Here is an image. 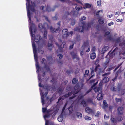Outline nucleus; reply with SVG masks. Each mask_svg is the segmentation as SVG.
I'll list each match as a JSON object with an SVG mask.
<instances>
[{
	"label": "nucleus",
	"instance_id": "26",
	"mask_svg": "<svg viewBox=\"0 0 125 125\" xmlns=\"http://www.w3.org/2000/svg\"><path fill=\"white\" fill-rule=\"evenodd\" d=\"M110 120L111 122L114 124L116 123H117V120L116 118H114L112 116L111 117Z\"/></svg>",
	"mask_w": 125,
	"mask_h": 125
},
{
	"label": "nucleus",
	"instance_id": "41",
	"mask_svg": "<svg viewBox=\"0 0 125 125\" xmlns=\"http://www.w3.org/2000/svg\"><path fill=\"white\" fill-rule=\"evenodd\" d=\"M57 57H59L60 59H62L63 57V55L60 54H58L57 55Z\"/></svg>",
	"mask_w": 125,
	"mask_h": 125
},
{
	"label": "nucleus",
	"instance_id": "42",
	"mask_svg": "<svg viewBox=\"0 0 125 125\" xmlns=\"http://www.w3.org/2000/svg\"><path fill=\"white\" fill-rule=\"evenodd\" d=\"M101 4V2L100 0L98 1L97 2V5L98 6H100Z\"/></svg>",
	"mask_w": 125,
	"mask_h": 125
},
{
	"label": "nucleus",
	"instance_id": "54",
	"mask_svg": "<svg viewBox=\"0 0 125 125\" xmlns=\"http://www.w3.org/2000/svg\"><path fill=\"white\" fill-rule=\"evenodd\" d=\"M100 112L99 111H98L97 113L96 114L95 116L96 117H98L99 115H100Z\"/></svg>",
	"mask_w": 125,
	"mask_h": 125
},
{
	"label": "nucleus",
	"instance_id": "1",
	"mask_svg": "<svg viewBox=\"0 0 125 125\" xmlns=\"http://www.w3.org/2000/svg\"><path fill=\"white\" fill-rule=\"evenodd\" d=\"M26 1L27 2L26 4L28 17V21L29 22V28L32 40V43L35 44L34 42L32 41V40H33V38L35 36L36 28L33 23L31 21L30 10H31V11L32 12L34 11L35 4L33 2H31V5H30L29 0H26Z\"/></svg>",
	"mask_w": 125,
	"mask_h": 125
},
{
	"label": "nucleus",
	"instance_id": "52",
	"mask_svg": "<svg viewBox=\"0 0 125 125\" xmlns=\"http://www.w3.org/2000/svg\"><path fill=\"white\" fill-rule=\"evenodd\" d=\"M114 24V23L113 22H111L110 23H108V25L109 26H111L112 25H113Z\"/></svg>",
	"mask_w": 125,
	"mask_h": 125
},
{
	"label": "nucleus",
	"instance_id": "9",
	"mask_svg": "<svg viewBox=\"0 0 125 125\" xmlns=\"http://www.w3.org/2000/svg\"><path fill=\"white\" fill-rule=\"evenodd\" d=\"M84 96V95L82 94H80L78 96V98L74 101L73 104H75L76 105L78 104V103L80 102V100Z\"/></svg>",
	"mask_w": 125,
	"mask_h": 125
},
{
	"label": "nucleus",
	"instance_id": "34",
	"mask_svg": "<svg viewBox=\"0 0 125 125\" xmlns=\"http://www.w3.org/2000/svg\"><path fill=\"white\" fill-rule=\"evenodd\" d=\"M89 71L88 70H86L85 72V74L84 75V77H87L89 76Z\"/></svg>",
	"mask_w": 125,
	"mask_h": 125
},
{
	"label": "nucleus",
	"instance_id": "31",
	"mask_svg": "<svg viewBox=\"0 0 125 125\" xmlns=\"http://www.w3.org/2000/svg\"><path fill=\"white\" fill-rule=\"evenodd\" d=\"M91 5L88 3H85L84 5L83 8L86 9V8H89L90 7Z\"/></svg>",
	"mask_w": 125,
	"mask_h": 125
},
{
	"label": "nucleus",
	"instance_id": "40",
	"mask_svg": "<svg viewBox=\"0 0 125 125\" xmlns=\"http://www.w3.org/2000/svg\"><path fill=\"white\" fill-rule=\"evenodd\" d=\"M114 56V52L113 51L109 55L110 57V58H112L113 56Z\"/></svg>",
	"mask_w": 125,
	"mask_h": 125
},
{
	"label": "nucleus",
	"instance_id": "11",
	"mask_svg": "<svg viewBox=\"0 0 125 125\" xmlns=\"http://www.w3.org/2000/svg\"><path fill=\"white\" fill-rule=\"evenodd\" d=\"M109 79L107 77H105L103 78V80L100 82L99 83L100 86H101L104 83L108 82L109 81Z\"/></svg>",
	"mask_w": 125,
	"mask_h": 125
},
{
	"label": "nucleus",
	"instance_id": "27",
	"mask_svg": "<svg viewBox=\"0 0 125 125\" xmlns=\"http://www.w3.org/2000/svg\"><path fill=\"white\" fill-rule=\"evenodd\" d=\"M110 32L109 31H107L106 32L105 34V36L107 37L108 39L110 40L111 39V37L109 35Z\"/></svg>",
	"mask_w": 125,
	"mask_h": 125
},
{
	"label": "nucleus",
	"instance_id": "48",
	"mask_svg": "<svg viewBox=\"0 0 125 125\" xmlns=\"http://www.w3.org/2000/svg\"><path fill=\"white\" fill-rule=\"evenodd\" d=\"M125 93V89H124L121 90V94H124Z\"/></svg>",
	"mask_w": 125,
	"mask_h": 125
},
{
	"label": "nucleus",
	"instance_id": "10",
	"mask_svg": "<svg viewBox=\"0 0 125 125\" xmlns=\"http://www.w3.org/2000/svg\"><path fill=\"white\" fill-rule=\"evenodd\" d=\"M110 89L113 91H115L118 93L120 92V87L118 86H117L112 87Z\"/></svg>",
	"mask_w": 125,
	"mask_h": 125
},
{
	"label": "nucleus",
	"instance_id": "25",
	"mask_svg": "<svg viewBox=\"0 0 125 125\" xmlns=\"http://www.w3.org/2000/svg\"><path fill=\"white\" fill-rule=\"evenodd\" d=\"M68 14L69 15L70 14L73 15H76L78 14V12L73 10L71 11L70 13H68Z\"/></svg>",
	"mask_w": 125,
	"mask_h": 125
},
{
	"label": "nucleus",
	"instance_id": "46",
	"mask_svg": "<svg viewBox=\"0 0 125 125\" xmlns=\"http://www.w3.org/2000/svg\"><path fill=\"white\" fill-rule=\"evenodd\" d=\"M47 109L46 108H42V111L44 113H45Z\"/></svg>",
	"mask_w": 125,
	"mask_h": 125
},
{
	"label": "nucleus",
	"instance_id": "12",
	"mask_svg": "<svg viewBox=\"0 0 125 125\" xmlns=\"http://www.w3.org/2000/svg\"><path fill=\"white\" fill-rule=\"evenodd\" d=\"M48 47L49 50H51L53 47V44L52 42V39L50 38L49 41Z\"/></svg>",
	"mask_w": 125,
	"mask_h": 125
},
{
	"label": "nucleus",
	"instance_id": "28",
	"mask_svg": "<svg viewBox=\"0 0 125 125\" xmlns=\"http://www.w3.org/2000/svg\"><path fill=\"white\" fill-rule=\"evenodd\" d=\"M108 104L106 101L105 100L103 101V107L104 109H105L107 107Z\"/></svg>",
	"mask_w": 125,
	"mask_h": 125
},
{
	"label": "nucleus",
	"instance_id": "17",
	"mask_svg": "<svg viewBox=\"0 0 125 125\" xmlns=\"http://www.w3.org/2000/svg\"><path fill=\"white\" fill-rule=\"evenodd\" d=\"M103 94L102 93V91L100 92L97 96V99L99 100L102 99L103 98Z\"/></svg>",
	"mask_w": 125,
	"mask_h": 125
},
{
	"label": "nucleus",
	"instance_id": "32",
	"mask_svg": "<svg viewBox=\"0 0 125 125\" xmlns=\"http://www.w3.org/2000/svg\"><path fill=\"white\" fill-rule=\"evenodd\" d=\"M77 117L81 119L82 118V115L80 113L77 112L76 114Z\"/></svg>",
	"mask_w": 125,
	"mask_h": 125
},
{
	"label": "nucleus",
	"instance_id": "38",
	"mask_svg": "<svg viewBox=\"0 0 125 125\" xmlns=\"http://www.w3.org/2000/svg\"><path fill=\"white\" fill-rule=\"evenodd\" d=\"M75 8L77 10L79 11L82 9V7L76 6L75 7Z\"/></svg>",
	"mask_w": 125,
	"mask_h": 125
},
{
	"label": "nucleus",
	"instance_id": "62",
	"mask_svg": "<svg viewBox=\"0 0 125 125\" xmlns=\"http://www.w3.org/2000/svg\"><path fill=\"white\" fill-rule=\"evenodd\" d=\"M110 74V73H106L102 75V76L104 77L105 76V75H108Z\"/></svg>",
	"mask_w": 125,
	"mask_h": 125
},
{
	"label": "nucleus",
	"instance_id": "36",
	"mask_svg": "<svg viewBox=\"0 0 125 125\" xmlns=\"http://www.w3.org/2000/svg\"><path fill=\"white\" fill-rule=\"evenodd\" d=\"M81 104L83 105L84 107H85L86 106V104L84 100L82 101L81 103Z\"/></svg>",
	"mask_w": 125,
	"mask_h": 125
},
{
	"label": "nucleus",
	"instance_id": "20",
	"mask_svg": "<svg viewBox=\"0 0 125 125\" xmlns=\"http://www.w3.org/2000/svg\"><path fill=\"white\" fill-rule=\"evenodd\" d=\"M109 47L108 46H106L104 47L102 49L101 53L102 54H104L106 51L108 49Z\"/></svg>",
	"mask_w": 125,
	"mask_h": 125
},
{
	"label": "nucleus",
	"instance_id": "4",
	"mask_svg": "<svg viewBox=\"0 0 125 125\" xmlns=\"http://www.w3.org/2000/svg\"><path fill=\"white\" fill-rule=\"evenodd\" d=\"M38 79L40 81L39 84V86L43 87L42 88H43V90H45V93H44V92H43L42 91H41V88H40L39 89L41 96V102L42 104V105H43L44 104V97H45L47 94V91H48V89L47 88H46V89H44V85L42 84V85H41V82H42V80L41 79L40 77V75L39 74H38Z\"/></svg>",
	"mask_w": 125,
	"mask_h": 125
},
{
	"label": "nucleus",
	"instance_id": "23",
	"mask_svg": "<svg viewBox=\"0 0 125 125\" xmlns=\"http://www.w3.org/2000/svg\"><path fill=\"white\" fill-rule=\"evenodd\" d=\"M123 108L121 106L119 107L118 108V114L119 115H121L123 113Z\"/></svg>",
	"mask_w": 125,
	"mask_h": 125
},
{
	"label": "nucleus",
	"instance_id": "44",
	"mask_svg": "<svg viewBox=\"0 0 125 125\" xmlns=\"http://www.w3.org/2000/svg\"><path fill=\"white\" fill-rule=\"evenodd\" d=\"M100 12H101L102 13H103V10H98L96 13V15H99V14Z\"/></svg>",
	"mask_w": 125,
	"mask_h": 125
},
{
	"label": "nucleus",
	"instance_id": "16",
	"mask_svg": "<svg viewBox=\"0 0 125 125\" xmlns=\"http://www.w3.org/2000/svg\"><path fill=\"white\" fill-rule=\"evenodd\" d=\"M88 44L87 42L84 43L81 47V49L83 50L86 49L88 47Z\"/></svg>",
	"mask_w": 125,
	"mask_h": 125
},
{
	"label": "nucleus",
	"instance_id": "33",
	"mask_svg": "<svg viewBox=\"0 0 125 125\" xmlns=\"http://www.w3.org/2000/svg\"><path fill=\"white\" fill-rule=\"evenodd\" d=\"M96 57V55L95 53H93L91 54L90 57L91 59H94Z\"/></svg>",
	"mask_w": 125,
	"mask_h": 125
},
{
	"label": "nucleus",
	"instance_id": "43",
	"mask_svg": "<svg viewBox=\"0 0 125 125\" xmlns=\"http://www.w3.org/2000/svg\"><path fill=\"white\" fill-rule=\"evenodd\" d=\"M85 119L86 120H90L91 119V117L88 116H86L85 117Z\"/></svg>",
	"mask_w": 125,
	"mask_h": 125
},
{
	"label": "nucleus",
	"instance_id": "29",
	"mask_svg": "<svg viewBox=\"0 0 125 125\" xmlns=\"http://www.w3.org/2000/svg\"><path fill=\"white\" fill-rule=\"evenodd\" d=\"M121 72V70H119L116 73L115 76V78L112 79L113 81H115V80L117 78L118 76L119 75L120 73Z\"/></svg>",
	"mask_w": 125,
	"mask_h": 125
},
{
	"label": "nucleus",
	"instance_id": "64",
	"mask_svg": "<svg viewBox=\"0 0 125 125\" xmlns=\"http://www.w3.org/2000/svg\"><path fill=\"white\" fill-rule=\"evenodd\" d=\"M83 51H82L80 53V55L81 56H82V55L83 54Z\"/></svg>",
	"mask_w": 125,
	"mask_h": 125
},
{
	"label": "nucleus",
	"instance_id": "55",
	"mask_svg": "<svg viewBox=\"0 0 125 125\" xmlns=\"http://www.w3.org/2000/svg\"><path fill=\"white\" fill-rule=\"evenodd\" d=\"M122 21V19H118L116 20L118 22H121Z\"/></svg>",
	"mask_w": 125,
	"mask_h": 125
},
{
	"label": "nucleus",
	"instance_id": "35",
	"mask_svg": "<svg viewBox=\"0 0 125 125\" xmlns=\"http://www.w3.org/2000/svg\"><path fill=\"white\" fill-rule=\"evenodd\" d=\"M78 81V80L76 78H74L72 81V83L73 84H75Z\"/></svg>",
	"mask_w": 125,
	"mask_h": 125
},
{
	"label": "nucleus",
	"instance_id": "19",
	"mask_svg": "<svg viewBox=\"0 0 125 125\" xmlns=\"http://www.w3.org/2000/svg\"><path fill=\"white\" fill-rule=\"evenodd\" d=\"M99 86L100 85H99ZM101 86H100L99 87H96L94 88V91L95 92H101Z\"/></svg>",
	"mask_w": 125,
	"mask_h": 125
},
{
	"label": "nucleus",
	"instance_id": "5",
	"mask_svg": "<svg viewBox=\"0 0 125 125\" xmlns=\"http://www.w3.org/2000/svg\"><path fill=\"white\" fill-rule=\"evenodd\" d=\"M81 22L82 25L78 27H77L75 28L74 29V31H78L80 32H82L83 31L84 29H86V30H88V29L91 27V26H93V24L92 22L89 23L88 24L87 27L84 28L85 26V23L83 21Z\"/></svg>",
	"mask_w": 125,
	"mask_h": 125
},
{
	"label": "nucleus",
	"instance_id": "22",
	"mask_svg": "<svg viewBox=\"0 0 125 125\" xmlns=\"http://www.w3.org/2000/svg\"><path fill=\"white\" fill-rule=\"evenodd\" d=\"M85 111L86 112L91 113L93 112L92 110L89 107H86L85 109Z\"/></svg>",
	"mask_w": 125,
	"mask_h": 125
},
{
	"label": "nucleus",
	"instance_id": "30",
	"mask_svg": "<svg viewBox=\"0 0 125 125\" xmlns=\"http://www.w3.org/2000/svg\"><path fill=\"white\" fill-rule=\"evenodd\" d=\"M65 44V42L64 41H63V42H62V44L60 46L58 44L56 43V45H57L59 48H64V45Z\"/></svg>",
	"mask_w": 125,
	"mask_h": 125
},
{
	"label": "nucleus",
	"instance_id": "39",
	"mask_svg": "<svg viewBox=\"0 0 125 125\" xmlns=\"http://www.w3.org/2000/svg\"><path fill=\"white\" fill-rule=\"evenodd\" d=\"M68 110L69 111V113H71L72 112L73 110V107L71 106H70Z\"/></svg>",
	"mask_w": 125,
	"mask_h": 125
},
{
	"label": "nucleus",
	"instance_id": "58",
	"mask_svg": "<svg viewBox=\"0 0 125 125\" xmlns=\"http://www.w3.org/2000/svg\"><path fill=\"white\" fill-rule=\"evenodd\" d=\"M96 50V48L95 47H93L92 48V51H94Z\"/></svg>",
	"mask_w": 125,
	"mask_h": 125
},
{
	"label": "nucleus",
	"instance_id": "45",
	"mask_svg": "<svg viewBox=\"0 0 125 125\" xmlns=\"http://www.w3.org/2000/svg\"><path fill=\"white\" fill-rule=\"evenodd\" d=\"M86 19V17H85L84 16H83L82 17H81V19H80V21H82L84 20H85Z\"/></svg>",
	"mask_w": 125,
	"mask_h": 125
},
{
	"label": "nucleus",
	"instance_id": "2",
	"mask_svg": "<svg viewBox=\"0 0 125 125\" xmlns=\"http://www.w3.org/2000/svg\"><path fill=\"white\" fill-rule=\"evenodd\" d=\"M83 85V83H81L79 85L78 84H76L74 87V89L73 90H72L70 86L67 87L66 88V91H71V92H69L68 94H66L62 97H60L59 99L58 100H63L65 98H67L71 95L72 94H73V96L70 97L69 99L71 100L72 101H74V100L75 99V94L78 92L79 90V88H80V89L82 88Z\"/></svg>",
	"mask_w": 125,
	"mask_h": 125
},
{
	"label": "nucleus",
	"instance_id": "63",
	"mask_svg": "<svg viewBox=\"0 0 125 125\" xmlns=\"http://www.w3.org/2000/svg\"><path fill=\"white\" fill-rule=\"evenodd\" d=\"M109 61L108 60H107L104 63V64L105 65H106L108 63Z\"/></svg>",
	"mask_w": 125,
	"mask_h": 125
},
{
	"label": "nucleus",
	"instance_id": "53",
	"mask_svg": "<svg viewBox=\"0 0 125 125\" xmlns=\"http://www.w3.org/2000/svg\"><path fill=\"white\" fill-rule=\"evenodd\" d=\"M104 118L105 119L107 120L108 118H109V116L108 117V116H107L105 114L104 115Z\"/></svg>",
	"mask_w": 125,
	"mask_h": 125
},
{
	"label": "nucleus",
	"instance_id": "24",
	"mask_svg": "<svg viewBox=\"0 0 125 125\" xmlns=\"http://www.w3.org/2000/svg\"><path fill=\"white\" fill-rule=\"evenodd\" d=\"M63 117L62 114H61L58 118V121L60 122H62L63 120Z\"/></svg>",
	"mask_w": 125,
	"mask_h": 125
},
{
	"label": "nucleus",
	"instance_id": "3",
	"mask_svg": "<svg viewBox=\"0 0 125 125\" xmlns=\"http://www.w3.org/2000/svg\"><path fill=\"white\" fill-rule=\"evenodd\" d=\"M58 111V109L54 108L52 110H49L47 111L45 114L44 115V118L45 120V125H53V123H49L48 121L46 120V118H49L51 115H52V118H54L56 113Z\"/></svg>",
	"mask_w": 125,
	"mask_h": 125
},
{
	"label": "nucleus",
	"instance_id": "57",
	"mask_svg": "<svg viewBox=\"0 0 125 125\" xmlns=\"http://www.w3.org/2000/svg\"><path fill=\"white\" fill-rule=\"evenodd\" d=\"M67 103H66V104H65L63 108V110H62V111H63L65 109L67 105Z\"/></svg>",
	"mask_w": 125,
	"mask_h": 125
},
{
	"label": "nucleus",
	"instance_id": "50",
	"mask_svg": "<svg viewBox=\"0 0 125 125\" xmlns=\"http://www.w3.org/2000/svg\"><path fill=\"white\" fill-rule=\"evenodd\" d=\"M125 45L124 43H123L122 44L120 43L119 44V46H121L122 48L124 47L125 46Z\"/></svg>",
	"mask_w": 125,
	"mask_h": 125
},
{
	"label": "nucleus",
	"instance_id": "18",
	"mask_svg": "<svg viewBox=\"0 0 125 125\" xmlns=\"http://www.w3.org/2000/svg\"><path fill=\"white\" fill-rule=\"evenodd\" d=\"M90 82L91 83H94L93 85V86H94L97 84L98 83V81L96 79H95L94 80H91Z\"/></svg>",
	"mask_w": 125,
	"mask_h": 125
},
{
	"label": "nucleus",
	"instance_id": "61",
	"mask_svg": "<svg viewBox=\"0 0 125 125\" xmlns=\"http://www.w3.org/2000/svg\"><path fill=\"white\" fill-rule=\"evenodd\" d=\"M45 8L44 7V6H42L40 7V9L44 11L43 9Z\"/></svg>",
	"mask_w": 125,
	"mask_h": 125
},
{
	"label": "nucleus",
	"instance_id": "56",
	"mask_svg": "<svg viewBox=\"0 0 125 125\" xmlns=\"http://www.w3.org/2000/svg\"><path fill=\"white\" fill-rule=\"evenodd\" d=\"M75 24V21H72L71 23V24L72 25H74Z\"/></svg>",
	"mask_w": 125,
	"mask_h": 125
},
{
	"label": "nucleus",
	"instance_id": "14",
	"mask_svg": "<svg viewBox=\"0 0 125 125\" xmlns=\"http://www.w3.org/2000/svg\"><path fill=\"white\" fill-rule=\"evenodd\" d=\"M50 29L51 31L53 33L54 32H59L60 30V29L59 27H58L56 29H53L52 27L51 26L50 27Z\"/></svg>",
	"mask_w": 125,
	"mask_h": 125
},
{
	"label": "nucleus",
	"instance_id": "21",
	"mask_svg": "<svg viewBox=\"0 0 125 125\" xmlns=\"http://www.w3.org/2000/svg\"><path fill=\"white\" fill-rule=\"evenodd\" d=\"M46 10L48 12H50L51 11H54L55 10V9H52L48 5L46 8Z\"/></svg>",
	"mask_w": 125,
	"mask_h": 125
},
{
	"label": "nucleus",
	"instance_id": "37",
	"mask_svg": "<svg viewBox=\"0 0 125 125\" xmlns=\"http://www.w3.org/2000/svg\"><path fill=\"white\" fill-rule=\"evenodd\" d=\"M98 22L100 24H102L104 23V21L103 20L99 19L98 20Z\"/></svg>",
	"mask_w": 125,
	"mask_h": 125
},
{
	"label": "nucleus",
	"instance_id": "6",
	"mask_svg": "<svg viewBox=\"0 0 125 125\" xmlns=\"http://www.w3.org/2000/svg\"><path fill=\"white\" fill-rule=\"evenodd\" d=\"M38 27L40 29L44 31V36L45 38H46L47 33L46 29L49 28V26L46 23H44L43 26L42 24H39V25Z\"/></svg>",
	"mask_w": 125,
	"mask_h": 125
},
{
	"label": "nucleus",
	"instance_id": "47",
	"mask_svg": "<svg viewBox=\"0 0 125 125\" xmlns=\"http://www.w3.org/2000/svg\"><path fill=\"white\" fill-rule=\"evenodd\" d=\"M123 119V118L121 116H119L118 118V121H120L122 120Z\"/></svg>",
	"mask_w": 125,
	"mask_h": 125
},
{
	"label": "nucleus",
	"instance_id": "49",
	"mask_svg": "<svg viewBox=\"0 0 125 125\" xmlns=\"http://www.w3.org/2000/svg\"><path fill=\"white\" fill-rule=\"evenodd\" d=\"M115 100L117 102H120L121 101V99L120 98H116Z\"/></svg>",
	"mask_w": 125,
	"mask_h": 125
},
{
	"label": "nucleus",
	"instance_id": "8",
	"mask_svg": "<svg viewBox=\"0 0 125 125\" xmlns=\"http://www.w3.org/2000/svg\"><path fill=\"white\" fill-rule=\"evenodd\" d=\"M71 53L75 62H77L79 60V58L78 57L77 53L75 52L74 51L72 52Z\"/></svg>",
	"mask_w": 125,
	"mask_h": 125
},
{
	"label": "nucleus",
	"instance_id": "60",
	"mask_svg": "<svg viewBox=\"0 0 125 125\" xmlns=\"http://www.w3.org/2000/svg\"><path fill=\"white\" fill-rule=\"evenodd\" d=\"M88 102L89 103H92V101L91 99H89L88 100Z\"/></svg>",
	"mask_w": 125,
	"mask_h": 125
},
{
	"label": "nucleus",
	"instance_id": "15",
	"mask_svg": "<svg viewBox=\"0 0 125 125\" xmlns=\"http://www.w3.org/2000/svg\"><path fill=\"white\" fill-rule=\"evenodd\" d=\"M46 61V60L44 58H43L42 59V61L41 63L42 64L44 63L45 65V68L46 69V70L48 71L50 70V68L47 65H46L45 64V62Z\"/></svg>",
	"mask_w": 125,
	"mask_h": 125
},
{
	"label": "nucleus",
	"instance_id": "7",
	"mask_svg": "<svg viewBox=\"0 0 125 125\" xmlns=\"http://www.w3.org/2000/svg\"><path fill=\"white\" fill-rule=\"evenodd\" d=\"M40 37L39 35H36L34 38V41L36 42H38L39 41L40 42H41L43 43H44L45 42L46 39H47V37H46V38H45L44 37L40 39Z\"/></svg>",
	"mask_w": 125,
	"mask_h": 125
},
{
	"label": "nucleus",
	"instance_id": "13",
	"mask_svg": "<svg viewBox=\"0 0 125 125\" xmlns=\"http://www.w3.org/2000/svg\"><path fill=\"white\" fill-rule=\"evenodd\" d=\"M67 29H64L62 31V33L63 34V37L64 38H65L68 36V33L67 32Z\"/></svg>",
	"mask_w": 125,
	"mask_h": 125
},
{
	"label": "nucleus",
	"instance_id": "51",
	"mask_svg": "<svg viewBox=\"0 0 125 125\" xmlns=\"http://www.w3.org/2000/svg\"><path fill=\"white\" fill-rule=\"evenodd\" d=\"M120 38H118L117 39L116 41V42L118 44L119 42H120Z\"/></svg>",
	"mask_w": 125,
	"mask_h": 125
},
{
	"label": "nucleus",
	"instance_id": "59",
	"mask_svg": "<svg viewBox=\"0 0 125 125\" xmlns=\"http://www.w3.org/2000/svg\"><path fill=\"white\" fill-rule=\"evenodd\" d=\"M73 33V32L72 31H71L69 33H68V36L70 35L71 36L72 35Z\"/></svg>",
	"mask_w": 125,
	"mask_h": 125
}]
</instances>
